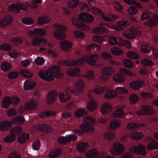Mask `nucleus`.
<instances>
[{"mask_svg": "<svg viewBox=\"0 0 158 158\" xmlns=\"http://www.w3.org/2000/svg\"><path fill=\"white\" fill-rule=\"evenodd\" d=\"M55 26L57 28L54 32V37L59 40L65 38L66 34L64 31L66 30V27L64 26L59 24H55Z\"/></svg>", "mask_w": 158, "mask_h": 158, "instance_id": "1", "label": "nucleus"}, {"mask_svg": "<svg viewBox=\"0 0 158 158\" xmlns=\"http://www.w3.org/2000/svg\"><path fill=\"white\" fill-rule=\"evenodd\" d=\"M73 91L69 88H66L63 92H59L58 97L60 101L65 103L68 101L71 98L70 93H73Z\"/></svg>", "mask_w": 158, "mask_h": 158, "instance_id": "2", "label": "nucleus"}, {"mask_svg": "<svg viewBox=\"0 0 158 158\" xmlns=\"http://www.w3.org/2000/svg\"><path fill=\"white\" fill-rule=\"evenodd\" d=\"M80 129H74L73 132L74 133L78 135H81L87 131L92 132L93 130V127L89 124L84 123L81 124L80 127Z\"/></svg>", "mask_w": 158, "mask_h": 158, "instance_id": "3", "label": "nucleus"}, {"mask_svg": "<svg viewBox=\"0 0 158 158\" xmlns=\"http://www.w3.org/2000/svg\"><path fill=\"white\" fill-rule=\"evenodd\" d=\"M8 10L10 11H13L14 13H19L21 10H27V7L25 4L21 2H17L16 4H13L8 6Z\"/></svg>", "mask_w": 158, "mask_h": 158, "instance_id": "4", "label": "nucleus"}, {"mask_svg": "<svg viewBox=\"0 0 158 158\" xmlns=\"http://www.w3.org/2000/svg\"><path fill=\"white\" fill-rule=\"evenodd\" d=\"M124 151V147L120 143L115 142L113 143L111 148V153L114 155H118Z\"/></svg>", "mask_w": 158, "mask_h": 158, "instance_id": "5", "label": "nucleus"}, {"mask_svg": "<svg viewBox=\"0 0 158 158\" xmlns=\"http://www.w3.org/2000/svg\"><path fill=\"white\" fill-rule=\"evenodd\" d=\"M39 75L40 77L42 79L47 81H52L54 79L53 75L49 69L46 71H41L39 72Z\"/></svg>", "mask_w": 158, "mask_h": 158, "instance_id": "6", "label": "nucleus"}, {"mask_svg": "<svg viewBox=\"0 0 158 158\" xmlns=\"http://www.w3.org/2000/svg\"><path fill=\"white\" fill-rule=\"evenodd\" d=\"M49 69L54 77H56L58 79H61L62 78L63 74L60 71V67L58 65H54L51 66Z\"/></svg>", "mask_w": 158, "mask_h": 158, "instance_id": "7", "label": "nucleus"}, {"mask_svg": "<svg viewBox=\"0 0 158 158\" xmlns=\"http://www.w3.org/2000/svg\"><path fill=\"white\" fill-rule=\"evenodd\" d=\"M129 151L132 153H136L138 155L140 154L144 155L145 154V148L142 144L139 145L138 146H133L129 149Z\"/></svg>", "mask_w": 158, "mask_h": 158, "instance_id": "8", "label": "nucleus"}, {"mask_svg": "<svg viewBox=\"0 0 158 158\" xmlns=\"http://www.w3.org/2000/svg\"><path fill=\"white\" fill-rule=\"evenodd\" d=\"M78 17L81 21L87 23H91L94 19L92 15L86 12L80 13L78 15Z\"/></svg>", "mask_w": 158, "mask_h": 158, "instance_id": "9", "label": "nucleus"}, {"mask_svg": "<svg viewBox=\"0 0 158 158\" xmlns=\"http://www.w3.org/2000/svg\"><path fill=\"white\" fill-rule=\"evenodd\" d=\"M86 62L90 65H94L96 64V59L98 60L99 58V55L93 54L89 56H85Z\"/></svg>", "mask_w": 158, "mask_h": 158, "instance_id": "10", "label": "nucleus"}, {"mask_svg": "<svg viewBox=\"0 0 158 158\" xmlns=\"http://www.w3.org/2000/svg\"><path fill=\"white\" fill-rule=\"evenodd\" d=\"M13 19V17L11 16H6L0 20V26L2 27H4L10 25Z\"/></svg>", "mask_w": 158, "mask_h": 158, "instance_id": "11", "label": "nucleus"}, {"mask_svg": "<svg viewBox=\"0 0 158 158\" xmlns=\"http://www.w3.org/2000/svg\"><path fill=\"white\" fill-rule=\"evenodd\" d=\"M38 106L39 103L36 101L31 100L25 103L24 108L28 110H32L37 108Z\"/></svg>", "mask_w": 158, "mask_h": 158, "instance_id": "12", "label": "nucleus"}, {"mask_svg": "<svg viewBox=\"0 0 158 158\" xmlns=\"http://www.w3.org/2000/svg\"><path fill=\"white\" fill-rule=\"evenodd\" d=\"M112 107L108 102L104 103L100 109L101 113L103 114H107L112 110Z\"/></svg>", "mask_w": 158, "mask_h": 158, "instance_id": "13", "label": "nucleus"}, {"mask_svg": "<svg viewBox=\"0 0 158 158\" xmlns=\"http://www.w3.org/2000/svg\"><path fill=\"white\" fill-rule=\"evenodd\" d=\"M46 34V31L42 28H35L33 31H28V35L30 36L39 35L41 36L44 35Z\"/></svg>", "mask_w": 158, "mask_h": 158, "instance_id": "14", "label": "nucleus"}, {"mask_svg": "<svg viewBox=\"0 0 158 158\" xmlns=\"http://www.w3.org/2000/svg\"><path fill=\"white\" fill-rule=\"evenodd\" d=\"M100 154L96 149H94L87 151L85 153V155L86 157L89 158L95 157H98L99 158H103V156L102 155L99 156Z\"/></svg>", "mask_w": 158, "mask_h": 158, "instance_id": "15", "label": "nucleus"}, {"mask_svg": "<svg viewBox=\"0 0 158 158\" xmlns=\"http://www.w3.org/2000/svg\"><path fill=\"white\" fill-rule=\"evenodd\" d=\"M75 86L77 91L79 92H82L85 86L84 81L82 79L77 80L75 82Z\"/></svg>", "mask_w": 158, "mask_h": 158, "instance_id": "16", "label": "nucleus"}, {"mask_svg": "<svg viewBox=\"0 0 158 158\" xmlns=\"http://www.w3.org/2000/svg\"><path fill=\"white\" fill-rule=\"evenodd\" d=\"M145 84L144 82L143 81H132L130 83V87L135 90L139 89L142 87Z\"/></svg>", "mask_w": 158, "mask_h": 158, "instance_id": "17", "label": "nucleus"}, {"mask_svg": "<svg viewBox=\"0 0 158 158\" xmlns=\"http://www.w3.org/2000/svg\"><path fill=\"white\" fill-rule=\"evenodd\" d=\"M57 96V93L56 91H50L48 95L47 102L49 104L52 103L56 99Z\"/></svg>", "mask_w": 158, "mask_h": 158, "instance_id": "18", "label": "nucleus"}, {"mask_svg": "<svg viewBox=\"0 0 158 158\" xmlns=\"http://www.w3.org/2000/svg\"><path fill=\"white\" fill-rule=\"evenodd\" d=\"M12 126V123L10 121H3L0 123V130L2 131L7 130Z\"/></svg>", "mask_w": 158, "mask_h": 158, "instance_id": "19", "label": "nucleus"}, {"mask_svg": "<svg viewBox=\"0 0 158 158\" xmlns=\"http://www.w3.org/2000/svg\"><path fill=\"white\" fill-rule=\"evenodd\" d=\"M114 69L112 67L108 66L103 68L101 72L103 74L106 76H110L113 75L114 73Z\"/></svg>", "mask_w": 158, "mask_h": 158, "instance_id": "20", "label": "nucleus"}, {"mask_svg": "<svg viewBox=\"0 0 158 158\" xmlns=\"http://www.w3.org/2000/svg\"><path fill=\"white\" fill-rule=\"evenodd\" d=\"M145 126L143 123H138L135 124L134 123H129L126 125V128L127 130L131 131L137 129L139 127H142Z\"/></svg>", "mask_w": 158, "mask_h": 158, "instance_id": "21", "label": "nucleus"}, {"mask_svg": "<svg viewBox=\"0 0 158 158\" xmlns=\"http://www.w3.org/2000/svg\"><path fill=\"white\" fill-rule=\"evenodd\" d=\"M72 21L73 25L77 27H83L87 30L89 29V27L88 26L81 23V21L79 18L73 17L72 19Z\"/></svg>", "mask_w": 158, "mask_h": 158, "instance_id": "22", "label": "nucleus"}, {"mask_svg": "<svg viewBox=\"0 0 158 158\" xmlns=\"http://www.w3.org/2000/svg\"><path fill=\"white\" fill-rule=\"evenodd\" d=\"M80 70L77 67L71 68L68 69V74L71 77H75L80 74Z\"/></svg>", "mask_w": 158, "mask_h": 158, "instance_id": "23", "label": "nucleus"}, {"mask_svg": "<svg viewBox=\"0 0 158 158\" xmlns=\"http://www.w3.org/2000/svg\"><path fill=\"white\" fill-rule=\"evenodd\" d=\"M36 83L33 81L28 80L24 83V88L25 90H29L33 89L35 86Z\"/></svg>", "mask_w": 158, "mask_h": 158, "instance_id": "24", "label": "nucleus"}, {"mask_svg": "<svg viewBox=\"0 0 158 158\" xmlns=\"http://www.w3.org/2000/svg\"><path fill=\"white\" fill-rule=\"evenodd\" d=\"M141 110L143 111L144 114H151L154 113V110L149 105H144L141 107Z\"/></svg>", "mask_w": 158, "mask_h": 158, "instance_id": "25", "label": "nucleus"}, {"mask_svg": "<svg viewBox=\"0 0 158 158\" xmlns=\"http://www.w3.org/2000/svg\"><path fill=\"white\" fill-rule=\"evenodd\" d=\"M50 19V18L47 16H41L38 17L37 22L40 25L48 23Z\"/></svg>", "mask_w": 158, "mask_h": 158, "instance_id": "26", "label": "nucleus"}, {"mask_svg": "<svg viewBox=\"0 0 158 158\" xmlns=\"http://www.w3.org/2000/svg\"><path fill=\"white\" fill-rule=\"evenodd\" d=\"M29 138V134L24 133L18 137L17 140L19 143H23L26 142L28 140Z\"/></svg>", "mask_w": 158, "mask_h": 158, "instance_id": "27", "label": "nucleus"}, {"mask_svg": "<svg viewBox=\"0 0 158 158\" xmlns=\"http://www.w3.org/2000/svg\"><path fill=\"white\" fill-rule=\"evenodd\" d=\"M11 104V99L10 97L6 96L3 98L2 100V105L4 108H8Z\"/></svg>", "mask_w": 158, "mask_h": 158, "instance_id": "28", "label": "nucleus"}, {"mask_svg": "<svg viewBox=\"0 0 158 158\" xmlns=\"http://www.w3.org/2000/svg\"><path fill=\"white\" fill-rule=\"evenodd\" d=\"M60 46L61 48L65 51H69L72 47L71 43L66 40L60 42Z\"/></svg>", "mask_w": 158, "mask_h": 158, "instance_id": "29", "label": "nucleus"}, {"mask_svg": "<svg viewBox=\"0 0 158 158\" xmlns=\"http://www.w3.org/2000/svg\"><path fill=\"white\" fill-rule=\"evenodd\" d=\"M89 147V145L87 143H81L77 145L76 148L78 151L80 152H84L87 150Z\"/></svg>", "mask_w": 158, "mask_h": 158, "instance_id": "30", "label": "nucleus"}, {"mask_svg": "<svg viewBox=\"0 0 158 158\" xmlns=\"http://www.w3.org/2000/svg\"><path fill=\"white\" fill-rule=\"evenodd\" d=\"M106 90V88L104 87L97 86L95 87L93 89V91L98 94H103Z\"/></svg>", "mask_w": 158, "mask_h": 158, "instance_id": "31", "label": "nucleus"}, {"mask_svg": "<svg viewBox=\"0 0 158 158\" xmlns=\"http://www.w3.org/2000/svg\"><path fill=\"white\" fill-rule=\"evenodd\" d=\"M11 65L8 62L4 61L1 64V69L3 71H8L11 69Z\"/></svg>", "mask_w": 158, "mask_h": 158, "instance_id": "32", "label": "nucleus"}, {"mask_svg": "<svg viewBox=\"0 0 158 158\" xmlns=\"http://www.w3.org/2000/svg\"><path fill=\"white\" fill-rule=\"evenodd\" d=\"M79 4V0H68V6L71 9L76 8Z\"/></svg>", "mask_w": 158, "mask_h": 158, "instance_id": "33", "label": "nucleus"}, {"mask_svg": "<svg viewBox=\"0 0 158 158\" xmlns=\"http://www.w3.org/2000/svg\"><path fill=\"white\" fill-rule=\"evenodd\" d=\"M121 122L118 120H114L111 121L110 127L111 129H115L119 127L121 125Z\"/></svg>", "mask_w": 158, "mask_h": 158, "instance_id": "34", "label": "nucleus"}, {"mask_svg": "<svg viewBox=\"0 0 158 158\" xmlns=\"http://www.w3.org/2000/svg\"><path fill=\"white\" fill-rule=\"evenodd\" d=\"M130 136L134 139H139L143 136V133L141 132H137L136 131L132 132L131 133Z\"/></svg>", "mask_w": 158, "mask_h": 158, "instance_id": "35", "label": "nucleus"}, {"mask_svg": "<svg viewBox=\"0 0 158 158\" xmlns=\"http://www.w3.org/2000/svg\"><path fill=\"white\" fill-rule=\"evenodd\" d=\"M87 109L90 111H92L95 110L97 106L96 102L93 100L90 101L87 104Z\"/></svg>", "mask_w": 158, "mask_h": 158, "instance_id": "36", "label": "nucleus"}, {"mask_svg": "<svg viewBox=\"0 0 158 158\" xmlns=\"http://www.w3.org/2000/svg\"><path fill=\"white\" fill-rule=\"evenodd\" d=\"M118 45L121 47L126 46L127 48H130L131 44L129 41L125 40L122 39H120L118 43Z\"/></svg>", "mask_w": 158, "mask_h": 158, "instance_id": "37", "label": "nucleus"}, {"mask_svg": "<svg viewBox=\"0 0 158 158\" xmlns=\"http://www.w3.org/2000/svg\"><path fill=\"white\" fill-rule=\"evenodd\" d=\"M87 113L85 110L83 108H80L77 110L75 113V116L78 118H80L84 115L87 114Z\"/></svg>", "mask_w": 158, "mask_h": 158, "instance_id": "38", "label": "nucleus"}, {"mask_svg": "<svg viewBox=\"0 0 158 158\" xmlns=\"http://www.w3.org/2000/svg\"><path fill=\"white\" fill-rule=\"evenodd\" d=\"M22 131L21 128L20 127H17L12 128L10 131V133L14 135L16 138V135H19Z\"/></svg>", "mask_w": 158, "mask_h": 158, "instance_id": "39", "label": "nucleus"}, {"mask_svg": "<svg viewBox=\"0 0 158 158\" xmlns=\"http://www.w3.org/2000/svg\"><path fill=\"white\" fill-rule=\"evenodd\" d=\"M116 96V93L114 90H109L104 95V97L107 99L113 98Z\"/></svg>", "mask_w": 158, "mask_h": 158, "instance_id": "40", "label": "nucleus"}, {"mask_svg": "<svg viewBox=\"0 0 158 158\" xmlns=\"http://www.w3.org/2000/svg\"><path fill=\"white\" fill-rule=\"evenodd\" d=\"M83 120L84 123L92 124H94L96 123L95 120L93 117L90 116H87L83 118Z\"/></svg>", "mask_w": 158, "mask_h": 158, "instance_id": "41", "label": "nucleus"}, {"mask_svg": "<svg viewBox=\"0 0 158 158\" xmlns=\"http://www.w3.org/2000/svg\"><path fill=\"white\" fill-rule=\"evenodd\" d=\"M22 39L19 37H16L11 39L10 40V43H12L15 45H18L22 43Z\"/></svg>", "mask_w": 158, "mask_h": 158, "instance_id": "42", "label": "nucleus"}, {"mask_svg": "<svg viewBox=\"0 0 158 158\" xmlns=\"http://www.w3.org/2000/svg\"><path fill=\"white\" fill-rule=\"evenodd\" d=\"M123 112L124 110L123 109H118L113 113L112 116L113 118H121Z\"/></svg>", "mask_w": 158, "mask_h": 158, "instance_id": "43", "label": "nucleus"}, {"mask_svg": "<svg viewBox=\"0 0 158 158\" xmlns=\"http://www.w3.org/2000/svg\"><path fill=\"white\" fill-rule=\"evenodd\" d=\"M20 73L22 76L27 78H30L33 76V75L31 72L26 69L21 70Z\"/></svg>", "mask_w": 158, "mask_h": 158, "instance_id": "44", "label": "nucleus"}, {"mask_svg": "<svg viewBox=\"0 0 158 158\" xmlns=\"http://www.w3.org/2000/svg\"><path fill=\"white\" fill-rule=\"evenodd\" d=\"M24 121V118L22 116L17 117L16 118H13L12 122L13 123L21 125L22 124Z\"/></svg>", "mask_w": 158, "mask_h": 158, "instance_id": "45", "label": "nucleus"}, {"mask_svg": "<svg viewBox=\"0 0 158 158\" xmlns=\"http://www.w3.org/2000/svg\"><path fill=\"white\" fill-rule=\"evenodd\" d=\"M40 37L38 36H34L31 40V44L33 46H37L40 44Z\"/></svg>", "mask_w": 158, "mask_h": 158, "instance_id": "46", "label": "nucleus"}, {"mask_svg": "<svg viewBox=\"0 0 158 158\" xmlns=\"http://www.w3.org/2000/svg\"><path fill=\"white\" fill-rule=\"evenodd\" d=\"M60 153V150L59 149H55L51 152L49 154V157L50 158H54L59 156Z\"/></svg>", "mask_w": 158, "mask_h": 158, "instance_id": "47", "label": "nucleus"}, {"mask_svg": "<svg viewBox=\"0 0 158 158\" xmlns=\"http://www.w3.org/2000/svg\"><path fill=\"white\" fill-rule=\"evenodd\" d=\"M115 134L113 132H108L104 134V138L108 140L113 139L115 138Z\"/></svg>", "mask_w": 158, "mask_h": 158, "instance_id": "48", "label": "nucleus"}, {"mask_svg": "<svg viewBox=\"0 0 158 158\" xmlns=\"http://www.w3.org/2000/svg\"><path fill=\"white\" fill-rule=\"evenodd\" d=\"M142 51L144 53H148L150 52L152 49L146 44H143L141 47Z\"/></svg>", "mask_w": 158, "mask_h": 158, "instance_id": "49", "label": "nucleus"}, {"mask_svg": "<svg viewBox=\"0 0 158 158\" xmlns=\"http://www.w3.org/2000/svg\"><path fill=\"white\" fill-rule=\"evenodd\" d=\"M147 148L148 150L158 148V143L153 141L147 145Z\"/></svg>", "mask_w": 158, "mask_h": 158, "instance_id": "50", "label": "nucleus"}, {"mask_svg": "<svg viewBox=\"0 0 158 158\" xmlns=\"http://www.w3.org/2000/svg\"><path fill=\"white\" fill-rule=\"evenodd\" d=\"M138 12L137 8L135 6H132L128 9V13L130 15H135Z\"/></svg>", "mask_w": 158, "mask_h": 158, "instance_id": "51", "label": "nucleus"}, {"mask_svg": "<svg viewBox=\"0 0 158 158\" xmlns=\"http://www.w3.org/2000/svg\"><path fill=\"white\" fill-rule=\"evenodd\" d=\"M113 80L116 82H121L124 81L125 78L123 75L120 74H118L114 77Z\"/></svg>", "mask_w": 158, "mask_h": 158, "instance_id": "52", "label": "nucleus"}, {"mask_svg": "<svg viewBox=\"0 0 158 158\" xmlns=\"http://www.w3.org/2000/svg\"><path fill=\"white\" fill-rule=\"evenodd\" d=\"M111 51L112 53L117 56L122 55L123 54L122 50L118 48L114 47L112 48L111 49Z\"/></svg>", "mask_w": 158, "mask_h": 158, "instance_id": "53", "label": "nucleus"}, {"mask_svg": "<svg viewBox=\"0 0 158 158\" xmlns=\"http://www.w3.org/2000/svg\"><path fill=\"white\" fill-rule=\"evenodd\" d=\"M15 138L14 135L10 134L5 136L3 138V140L5 142L10 143L14 141Z\"/></svg>", "mask_w": 158, "mask_h": 158, "instance_id": "54", "label": "nucleus"}, {"mask_svg": "<svg viewBox=\"0 0 158 158\" xmlns=\"http://www.w3.org/2000/svg\"><path fill=\"white\" fill-rule=\"evenodd\" d=\"M68 138V136L65 137H60L58 139V142L61 144H65L67 143H69L70 140Z\"/></svg>", "mask_w": 158, "mask_h": 158, "instance_id": "55", "label": "nucleus"}, {"mask_svg": "<svg viewBox=\"0 0 158 158\" xmlns=\"http://www.w3.org/2000/svg\"><path fill=\"white\" fill-rule=\"evenodd\" d=\"M94 72L92 70L88 71L87 73L84 75L83 77L89 80H92L94 78Z\"/></svg>", "mask_w": 158, "mask_h": 158, "instance_id": "56", "label": "nucleus"}, {"mask_svg": "<svg viewBox=\"0 0 158 158\" xmlns=\"http://www.w3.org/2000/svg\"><path fill=\"white\" fill-rule=\"evenodd\" d=\"M123 63L124 66L128 68H132L134 66L133 63L130 60L128 59L124 60Z\"/></svg>", "mask_w": 158, "mask_h": 158, "instance_id": "57", "label": "nucleus"}, {"mask_svg": "<svg viewBox=\"0 0 158 158\" xmlns=\"http://www.w3.org/2000/svg\"><path fill=\"white\" fill-rule=\"evenodd\" d=\"M119 72L122 74L130 76H133L134 75L130 70L124 68H121L119 70Z\"/></svg>", "mask_w": 158, "mask_h": 158, "instance_id": "58", "label": "nucleus"}, {"mask_svg": "<svg viewBox=\"0 0 158 158\" xmlns=\"http://www.w3.org/2000/svg\"><path fill=\"white\" fill-rule=\"evenodd\" d=\"M114 91L116 93V96L118 94H125L128 92L127 89H125L124 87H117Z\"/></svg>", "mask_w": 158, "mask_h": 158, "instance_id": "59", "label": "nucleus"}, {"mask_svg": "<svg viewBox=\"0 0 158 158\" xmlns=\"http://www.w3.org/2000/svg\"><path fill=\"white\" fill-rule=\"evenodd\" d=\"M8 158H21L20 154L18 152H14L8 154Z\"/></svg>", "mask_w": 158, "mask_h": 158, "instance_id": "60", "label": "nucleus"}, {"mask_svg": "<svg viewBox=\"0 0 158 158\" xmlns=\"http://www.w3.org/2000/svg\"><path fill=\"white\" fill-rule=\"evenodd\" d=\"M115 9L120 12L122 13V10L123 7L122 5L117 2H114L112 3Z\"/></svg>", "mask_w": 158, "mask_h": 158, "instance_id": "61", "label": "nucleus"}, {"mask_svg": "<svg viewBox=\"0 0 158 158\" xmlns=\"http://www.w3.org/2000/svg\"><path fill=\"white\" fill-rule=\"evenodd\" d=\"M19 73L17 71H12L9 73L7 77L9 79H13L17 77Z\"/></svg>", "mask_w": 158, "mask_h": 158, "instance_id": "62", "label": "nucleus"}, {"mask_svg": "<svg viewBox=\"0 0 158 158\" xmlns=\"http://www.w3.org/2000/svg\"><path fill=\"white\" fill-rule=\"evenodd\" d=\"M141 63L142 64L147 66H150L153 64V62L151 60L148 59H143Z\"/></svg>", "mask_w": 158, "mask_h": 158, "instance_id": "63", "label": "nucleus"}, {"mask_svg": "<svg viewBox=\"0 0 158 158\" xmlns=\"http://www.w3.org/2000/svg\"><path fill=\"white\" fill-rule=\"evenodd\" d=\"M127 56L132 59H137L139 57V56L135 52H130L127 53Z\"/></svg>", "mask_w": 158, "mask_h": 158, "instance_id": "64", "label": "nucleus"}]
</instances>
